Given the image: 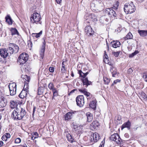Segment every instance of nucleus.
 I'll return each mask as SVG.
<instances>
[{"label": "nucleus", "mask_w": 147, "mask_h": 147, "mask_svg": "<svg viewBox=\"0 0 147 147\" xmlns=\"http://www.w3.org/2000/svg\"><path fill=\"white\" fill-rule=\"evenodd\" d=\"M10 31L11 32V34L12 35H19L18 31L16 28H11Z\"/></svg>", "instance_id": "nucleus-31"}, {"label": "nucleus", "mask_w": 147, "mask_h": 147, "mask_svg": "<svg viewBox=\"0 0 147 147\" xmlns=\"http://www.w3.org/2000/svg\"><path fill=\"white\" fill-rule=\"evenodd\" d=\"M45 49V48H44L43 47H42L40 53H44Z\"/></svg>", "instance_id": "nucleus-55"}, {"label": "nucleus", "mask_w": 147, "mask_h": 147, "mask_svg": "<svg viewBox=\"0 0 147 147\" xmlns=\"http://www.w3.org/2000/svg\"><path fill=\"white\" fill-rule=\"evenodd\" d=\"M73 128L76 131L79 130L80 128V126L76 123L73 124Z\"/></svg>", "instance_id": "nucleus-39"}, {"label": "nucleus", "mask_w": 147, "mask_h": 147, "mask_svg": "<svg viewBox=\"0 0 147 147\" xmlns=\"http://www.w3.org/2000/svg\"><path fill=\"white\" fill-rule=\"evenodd\" d=\"M110 71L112 73L113 77H115V75L117 74V70L113 66H111L110 67Z\"/></svg>", "instance_id": "nucleus-20"}, {"label": "nucleus", "mask_w": 147, "mask_h": 147, "mask_svg": "<svg viewBox=\"0 0 147 147\" xmlns=\"http://www.w3.org/2000/svg\"><path fill=\"white\" fill-rule=\"evenodd\" d=\"M28 55L27 54L23 53L21 54L19 56L17 60V62L22 65L21 67L25 69H28V67L26 66V62L28 60Z\"/></svg>", "instance_id": "nucleus-2"}, {"label": "nucleus", "mask_w": 147, "mask_h": 147, "mask_svg": "<svg viewBox=\"0 0 147 147\" xmlns=\"http://www.w3.org/2000/svg\"><path fill=\"white\" fill-rule=\"evenodd\" d=\"M49 70L50 72L53 73L54 71V68L53 67H50L49 68Z\"/></svg>", "instance_id": "nucleus-47"}, {"label": "nucleus", "mask_w": 147, "mask_h": 147, "mask_svg": "<svg viewBox=\"0 0 147 147\" xmlns=\"http://www.w3.org/2000/svg\"><path fill=\"white\" fill-rule=\"evenodd\" d=\"M91 127L94 129H96L99 126V122L96 121H94L90 125Z\"/></svg>", "instance_id": "nucleus-22"}, {"label": "nucleus", "mask_w": 147, "mask_h": 147, "mask_svg": "<svg viewBox=\"0 0 147 147\" xmlns=\"http://www.w3.org/2000/svg\"><path fill=\"white\" fill-rule=\"evenodd\" d=\"M1 98H0V108H3L6 106V103L5 102L4 97L1 96Z\"/></svg>", "instance_id": "nucleus-24"}, {"label": "nucleus", "mask_w": 147, "mask_h": 147, "mask_svg": "<svg viewBox=\"0 0 147 147\" xmlns=\"http://www.w3.org/2000/svg\"><path fill=\"white\" fill-rule=\"evenodd\" d=\"M86 115L87 118V122H91L93 119L92 114L90 112H88L86 113Z\"/></svg>", "instance_id": "nucleus-17"}, {"label": "nucleus", "mask_w": 147, "mask_h": 147, "mask_svg": "<svg viewBox=\"0 0 147 147\" xmlns=\"http://www.w3.org/2000/svg\"><path fill=\"white\" fill-rule=\"evenodd\" d=\"M133 36L130 32H129L126 36L124 38L125 40L132 39Z\"/></svg>", "instance_id": "nucleus-34"}, {"label": "nucleus", "mask_w": 147, "mask_h": 147, "mask_svg": "<svg viewBox=\"0 0 147 147\" xmlns=\"http://www.w3.org/2000/svg\"><path fill=\"white\" fill-rule=\"evenodd\" d=\"M105 143V139L102 140V141L101 142L100 146H99V147H104V144Z\"/></svg>", "instance_id": "nucleus-46"}, {"label": "nucleus", "mask_w": 147, "mask_h": 147, "mask_svg": "<svg viewBox=\"0 0 147 147\" xmlns=\"http://www.w3.org/2000/svg\"><path fill=\"white\" fill-rule=\"evenodd\" d=\"M76 112V111H71L66 113L63 116V118L65 120L68 121L70 120L72 118L73 115Z\"/></svg>", "instance_id": "nucleus-8"}, {"label": "nucleus", "mask_w": 147, "mask_h": 147, "mask_svg": "<svg viewBox=\"0 0 147 147\" xmlns=\"http://www.w3.org/2000/svg\"><path fill=\"white\" fill-rule=\"evenodd\" d=\"M44 53H40V57L42 59H43L44 56Z\"/></svg>", "instance_id": "nucleus-59"}, {"label": "nucleus", "mask_w": 147, "mask_h": 147, "mask_svg": "<svg viewBox=\"0 0 147 147\" xmlns=\"http://www.w3.org/2000/svg\"><path fill=\"white\" fill-rule=\"evenodd\" d=\"M9 46L12 47L13 50H14V53H16L19 50V47L16 44L10 43L9 44Z\"/></svg>", "instance_id": "nucleus-15"}, {"label": "nucleus", "mask_w": 147, "mask_h": 147, "mask_svg": "<svg viewBox=\"0 0 147 147\" xmlns=\"http://www.w3.org/2000/svg\"><path fill=\"white\" fill-rule=\"evenodd\" d=\"M85 32L88 36L92 35L94 33V31L90 26H86L85 28Z\"/></svg>", "instance_id": "nucleus-9"}, {"label": "nucleus", "mask_w": 147, "mask_h": 147, "mask_svg": "<svg viewBox=\"0 0 147 147\" xmlns=\"http://www.w3.org/2000/svg\"><path fill=\"white\" fill-rule=\"evenodd\" d=\"M42 31H41L38 33H33L31 35V36L34 38L35 37L36 38H37L39 37L42 34Z\"/></svg>", "instance_id": "nucleus-30"}, {"label": "nucleus", "mask_w": 147, "mask_h": 147, "mask_svg": "<svg viewBox=\"0 0 147 147\" xmlns=\"http://www.w3.org/2000/svg\"><path fill=\"white\" fill-rule=\"evenodd\" d=\"M3 144V142L2 141H0V147L2 146Z\"/></svg>", "instance_id": "nucleus-61"}, {"label": "nucleus", "mask_w": 147, "mask_h": 147, "mask_svg": "<svg viewBox=\"0 0 147 147\" xmlns=\"http://www.w3.org/2000/svg\"><path fill=\"white\" fill-rule=\"evenodd\" d=\"M36 109V108L35 107H34V108H33V113H32V115H34V112H35Z\"/></svg>", "instance_id": "nucleus-60"}, {"label": "nucleus", "mask_w": 147, "mask_h": 147, "mask_svg": "<svg viewBox=\"0 0 147 147\" xmlns=\"http://www.w3.org/2000/svg\"><path fill=\"white\" fill-rule=\"evenodd\" d=\"M120 80L117 79L116 80H115L114 81L113 83L112 84V86H113L114 84H116L118 82H120Z\"/></svg>", "instance_id": "nucleus-48"}, {"label": "nucleus", "mask_w": 147, "mask_h": 147, "mask_svg": "<svg viewBox=\"0 0 147 147\" xmlns=\"http://www.w3.org/2000/svg\"><path fill=\"white\" fill-rule=\"evenodd\" d=\"M103 79L105 84L107 85L110 82V79L106 77H104Z\"/></svg>", "instance_id": "nucleus-38"}, {"label": "nucleus", "mask_w": 147, "mask_h": 147, "mask_svg": "<svg viewBox=\"0 0 147 147\" xmlns=\"http://www.w3.org/2000/svg\"><path fill=\"white\" fill-rule=\"evenodd\" d=\"M32 135L34 136V138H36L38 137V134L37 132H33L32 134Z\"/></svg>", "instance_id": "nucleus-41"}, {"label": "nucleus", "mask_w": 147, "mask_h": 147, "mask_svg": "<svg viewBox=\"0 0 147 147\" xmlns=\"http://www.w3.org/2000/svg\"><path fill=\"white\" fill-rule=\"evenodd\" d=\"M4 135L6 136L7 138H9L10 137V135L9 133H6Z\"/></svg>", "instance_id": "nucleus-53"}, {"label": "nucleus", "mask_w": 147, "mask_h": 147, "mask_svg": "<svg viewBox=\"0 0 147 147\" xmlns=\"http://www.w3.org/2000/svg\"><path fill=\"white\" fill-rule=\"evenodd\" d=\"M119 5V2L118 1H116L115 4H114V7L115 10H116L117 9Z\"/></svg>", "instance_id": "nucleus-44"}, {"label": "nucleus", "mask_w": 147, "mask_h": 147, "mask_svg": "<svg viewBox=\"0 0 147 147\" xmlns=\"http://www.w3.org/2000/svg\"><path fill=\"white\" fill-rule=\"evenodd\" d=\"M96 100H92L91 102L89 104V106L90 107L93 109H95L96 108Z\"/></svg>", "instance_id": "nucleus-27"}, {"label": "nucleus", "mask_w": 147, "mask_h": 147, "mask_svg": "<svg viewBox=\"0 0 147 147\" xmlns=\"http://www.w3.org/2000/svg\"><path fill=\"white\" fill-rule=\"evenodd\" d=\"M10 94L11 96L15 95L16 93V84L15 82L10 83L8 86Z\"/></svg>", "instance_id": "nucleus-5"}, {"label": "nucleus", "mask_w": 147, "mask_h": 147, "mask_svg": "<svg viewBox=\"0 0 147 147\" xmlns=\"http://www.w3.org/2000/svg\"><path fill=\"white\" fill-rule=\"evenodd\" d=\"M65 67L62 66L61 69V72L62 73H64L65 72Z\"/></svg>", "instance_id": "nucleus-51"}, {"label": "nucleus", "mask_w": 147, "mask_h": 147, "mask_svg": "<svg viewBox=\"0 0 147 147\" xmlns=\"http://www.w3.org/2000/svg\"><path fill=\"white\" fill-rule=\"evenodd\" d=\"M42 93L43 92L41 91V88L40 87L38 88V94L40 95H42Z\"/></svg>", "instance_id": "nucleus-45"}, {"label": "nucleus", "mask_w": 147, "mask_h": 147, "mask_svg": "<svg viewBox=\"0 0 147 147\" xmlns=\"http://www.w3.org/2000/svg\"><path fill=\"white\" fill-rule=\"evenodd\" d=\"M134 56H135V55L133 53H131V54H129V57H132Z\"/></svg>", "instance_id": "nucleus-57"}, {"label": "nucleus", "mask_w": 147, "mask_h": 147, "mask_svg": "<svg viewBox=\"0 0 147 147\" xmlns=\"http://www.w3.org/2000/svg\"><path fill=\"white\" fill-rule=\"evenodd\" d=\"M78 73L80 75V76L82 77L83 78H86V76L88 74L89 72H86L85 73L82 72V71L80 70L78 71Z\"/></svg>", "instance_id": "nucleus-33"}, {"label": "nucleus", "mask_w": 147, "mask_h": 147, "mask_svg": "<svg viewBox=\"0 0 147 147\" xmlns=\"http://www.w3.org/2000/svg\"><path fill=\"white\" fill-rule=\"evenodd\" d=\"M77 105L80 107H82L84 104V98L83 95H79L76 98Z\"/></svg>", "instance_id": "nucleus-6"}, {"label": "nucleus", "mask_w": 147, "mask_h": 147, "mask_svg": "<svg viewBox=\"0 0 147 147\" xmlns=\"http://www.w3.org/2000/svg\"><path fill=\"white\" fill-rule=\"evenodd\" d=\"M13 50H13V49L12 47L9 46V47L7 48V49H6V51H7V53H8V55H11V54H12L13 53H14Z\"/></svg>", "instance_id": "nucleus-32"}, {"label": "nucleus", "mask_w": 147, "mask_h": 147, "mask_svg": "<svg viewBox=\"0 0 147 147\" xmlns=\"http://www.w3.org/2000/svg\"><path fill=\"white\" fill-rule=\"evenodd\" d=\"M24 81L25 82V84L24 86V88H28V85L30 80V77L27 75L24 76V78L23 79Z\"/></svg>", "instance_id": "nucleus-16"}, {"label": "nucleus", "mask_w": 147, "mask_h": 147, "mask_svg": "<svg viewBox=\"0 0 147 147\" xmlns=\"http://www.w3.org/2000/svg\"><path fill=\"white\" fill-rule=\"evenodd\" d=\"M103 61L105 63H107L109 61V58L107 59H103Z\"/></svg>", "instance_id": "nucleus-54"}, {"label": "nucleus", "mask_w": 147, "mask_h": 147, "mask_svg": "<svg viewBox=\"0 0 147 147\" xmlns=\"http://www.w3.org/2000/svg\"><path fill=\"white\" fill-rule=\"evenodd\" d=\"M136 10V7L133 3L131 2L125 4L124 10L126 14H131L134 12Z\"/></svg>", "instance_id": "nucleus-3"}, {"label": "nucleus", "mask_w": 147, "mask_h": 147, "mask_svg": "<svg viewBox=\"0 0 147 147\" xmlns=\"http://www.w3.org/2000/svg\"><path fill=\"white\" fill-rule=\"evenodd\" d=\"M26 88H24L23 89L19 94V97L21 98H23L25 97L27 95V92L26 90Z\"/></svg>", "instance_id": "nucleus-18"}, {"label": "nucleus", "mask_w": 147, "mask_h": 147, "mask_svg": "<svg viewBox=\"0 0 147 147\" xmlns=\"http://www.w3.org/2000/svg\"><path fill=\"white\" fill-rule=\"evenodd\" d=\"M40 16L38 13L36 12L34 13L31 15L30 17L31 22L33 23L41 24V22L40 21Z\"/></svg>", "instance_id": "nucleus-4"}, {"label": "nucleus", "mask_w": 147, "mask_h": 147, "mask_svg": "<svg viewBox=\"0 0 147 147\" xmlns=\"http://www.w3.org/2000/svg\"><path fill=\"white\" fill-rule=\"evenodd\" d=\"M120 45V42L118 40H113L110 43V46L114 48H117V47H119Z\"/></svg>", "instance_id": "nucleus-14"}, {"label": "nucleus", "mask_w": 147, "mask_h": 147, "mask_svg": "<svg viewBox=\"0 0 147 147\" xmlns=\"http://www.w3.org/2000/svg\"><path fill=\"white\" fill-rule=\"evenodd\" d=\"M48 86L50 90H52V91L56 89V88L54 87V86L53 84L51 82H50Z\"/></svg>", "instance_id": "nucleus-36"}, {"label": "nucleus", "mask_w": 147, "mask_h": 147, "mask_svg": "<svg viewBox=\"0 0 147 147\" xmlns=\"http://www.w3.org/2000/svg\"><path fill=\"white\" fill-rule=\"evenodd\" d=\"M6 51V49H0V55L4 58H6L9 56Z\"/></svg>", "instance_id": "nucleus-13"}, {"label": "nucleus", "mask_w": 147, "mask_h": 147, "mask_svg": "<svg viewBox=\"0 0 147 147\" xmlns=\"http://www.w3.org/2000/svg\"><path fill=\"white\" fill-rule=\"evenodd\" d=\"M83 85L87 88L89 85H92V82L88 80L87 78H83L82 80Z\"/></svg>", "instance_id": "nucleus-12"}, {"label": "nucleus", "mask_w": 147, "mask_h": 147, "mask_svg": "<svg viewBox=\"0 0 147 147\" xmlns=\"http://www.w3.org/2000/svg\"><path fill=\"white\" fill-rule=\"evenodd\" d=\"M43 40L44 41L43 42H42L43 45L42 47H43L44 48H45L46 44L45 39V38H43Z\"/></svg>", "instance_id": "nucleus-52"}, {"label": "nucleus", "mask_w": 147, "mask_h": 147, "mask_svg": "<svg viewBox=\"0 0 147 147\" xmlns=\"http://www.w3.org/2000/svg\"><path fill=\"white\" fill-rule=\"evenodd\" d=\"M90 20L94 22L97 21V17L94 13H91L89 16Z\"/></svg>", "instance_id": "nucleus-26"}, {"label": "nucleus", "mask_w": 147, "mask_h": 147, "mask_svg": "<svg viewBox=\"0 0 147 147\" xmlns=\"http://www.w3.org/2000/svg\"><path fill=\"white\" fill-rule=\"evenodd\" d=\"M143 78L146 82H147V74H143Z\"/></svg>", "instance_id": "nucleus-50"}, {"label": "nucleus", "mask_w": 147, "mask_h": 147, "mask_svg": "<svg viewBox=\"0 0 147 147\" xmlns=\"http://www.w3.org/2000/svg\"><path fill=\"white\" fill-rule=\"evenodd\" d=\"M6 22L9 25H12L13 21L9 15H7L5 17Z\"/></svg>", "instance_id": "nucleus-25"}, {"label": "nucleus", "mask_w": 147, "mask_h": 147, "mask_svg": "<svg viewBox=\"0 0 147 147\" xmlns=\"http://www.w3.org/2000/svg\"><path fill=\"white\" fill-rule=\"evenodd\" d=\"M53 92V97L55 96H58V91L56 89V88L53 90L52 91Z\"/></svg>", "instance_id": "nucleus-37"}, {"label": "nucleus", "mask_w": 147, "mask_h": 147, "mask_svg": "<svg viewBox=\"0 0 147 147\" xmlns=\"http://www.w3.org/2000/svg\"><path fill=\"white\" fill-rule=\"evenodd\" d=\"M57 3H60L61 1V0H56Z\"/></svg>", "instance_id": "nucleus-64"}, {"label": "nucleus", "mask_w": 147, "mask_h": 147, "mask_svg": "<svg viewBox=\"0 0 147 147\" xmlns=\"http://www.w3.org/2000/svg\"><path fill=\"white\" fill-rule=\"evenodd\" d=\"M99 136L98 134L96 132L93 134V138L94 142H96L99 139Z\"/></svg>", "instance_id": "nucleus-29"}, {"label": "nucleus", "mask_w": 147, "mask_h": 147, "mask_svg": "<svg viewBox=\"0 0 147 147\" xmlns=\"http://www.w3.org/2000/svg\"><path fill=\"white\" fill-rule=\"evenodd\" d=\"M140 98L141 99L143 100H147V98L146 96V95L144 92H142L141 93V94L140 95Z\"/></svg>", "instance_id": "nucleus-35"}, {"label": "nucleus", "mask_w": 147, "mask_h": 147, "mask_svg": "<svg viewBox=\"0 0 147 147\" xmlns=\"http://www.w3.org/2000/svg\"><path fill=\"white\" fill-rule=\"evenodd\" d=\"M79 91L83 93L85 96L87 97V99L88 100H90V98L92 97V95L90 92H87L86 91V89L85 88L84 89H79Z\"/></svg>", "instance_id": "nucleus-10"}, {"label": "nucleus", "mask_w": 147, "mask_h": 147, "mask_svg": "<svg viewBox=\"0 0 147 147\" xmlns=\"http://www.w3.org/2000/svg\"><path fill=\"white\" fill-rule=\"evenodd\" d=\"M1 139L3 141H6L7 140V138L5 135H3Z\"/></svg>", "instance_id": "nucleus-49"}, {"label": "nucleus", "mask_w": 147, "mask_h": 147, "mask_svg": "<svg viewBox=\"0 0 147 147\" xmlns=\"http://www.w3.org/2000/svg\"><path fill=\"white\" fill-rule=\"evenodd\" d=\"M107 63L109 65H111V66H113V64L111 62H109V61Z\"/></svg>", "instance_id": "nucleus-63"}, {"label": "nucleus", "mask_w": 147, "mask_h": 147, "mask_svg": "<svg viewBox=\"0 0 147 147\" xmlns=\"http://www.w3.org/2000/svg\"><path fill=\"white\" fill-rule=\"evenodd\" d=\"M18 102H17L16 101L12 100L10 102V107L11 108L13 109L16 108H18L17 107V106L18 105Z\"/></svg>", "instance_id": "nucleus-23"}, {"label": "nucleus", "mask_w": 147, "mask_h": 147, "mask_svg": "<svg viewBox=\"0 0 147 147\" xmlns=\"http://www.w3.org/2000/svg\"><path fill=\"white\" fill-rule=\"evenodd\" d=\"M76 90V89H74L73 90H72L70 93L69 94V95H71V94L73 93Z\"/></svg>", "instance_id": "nucleus-56"}, {"label": "nucleus", "mask_w": 147, "mask_h": 147, "mask_svg": "<svg viewBox=\"0 0 147 147\" xmlns=\"http://www.w3.org/2000/svg\"><path fill=\"white\" fill-rule=\"evenodd\" d=\"M120 53V51H118L117 52H112V53L115 57H117L119 55Z\"/></svg>", "instance_id": "nucleus-43"}, {"label": "nucleus", "mask_w": 147, "mask_h": 147, "mask_svg": "<svg viewBox=\"0 0 147 147\" xmlns=\"http://www.w3.org/2000/svg\"><path fill=\"white\" fill-rule=\"evenodd\" d=\"M131 125V123L129 121H128L127 122L125 123L121 126V129L122 130L125 128H127L128 129H129L130 128Z\"/></svg>", "instance_id": "nucleus-19"}, {"label": "nucleus", "mask_w": 147, "mask_h": 147, "mask_svg": "<svg viewBox=\"0 0 147 147\" xmlns=\"http://www.w3.org/2000/svg\"><path fill=\"white\" fill-rule=\"evenodd\" d=\"M67 138L69 141L70 142H73L74 139L72 138L70 134H68L67 135Z\"/></svg>", "instance_id": "nucleus-40"}, {"label": "nucleus", "mask_w": 147, "mask_h": 147, "mask_svg": "<svg viewBox=\"0 0 147 147\" xmlns=\"http://www.w3.org/2000/svg\"><path fill=\"white\" fill-rule=\"evenodd\" d=\"M138 32L142 37H144L147 36V30H139Z\"/></svg>", "instance_id": "nucleus-21"}, {"label": "nucleus", "mask_w": 147, "mask_h": 147, "mask_svg": "<svg viewBox=\"0 0 147 147\" xmlns=\"http://www.w3.org/2000/svg\"><path fill=\"white\" fill-rule=\"evenodd\" d=\"M96 5L97 8L99 9L102 10L103 9V4L101 1H98Z\"/></svg>", "instance_id": "nucleus-28"}, {"label": "nucleus", "mask_w": 147, "mask_h": 147, "mask_svg": "<svg viewBox=\"0 0 147 147\" xmlns=\"http://www.w3.org/2000/svg\"><path fill=\"white\" fill-rule=\"evenodd\" d=\"M26 113L24 109L20 107L16 108L12 112L11 118L14 120H21L26 115Z\"/></svg>", "instance_id": "nucleus-1"}, {"label": "nucleus", "mask_w": 147, "mask_h": 147, "mask_svg": "<svg viewBox=\"0 0 147 147\" xmlns=\"http://www.w3.org/2000/svg\"><path fill=\"white\" fill-rule=\"evenodd\" d=\"M105 13L109 15H111V16L114 17H116V14L115 12L112 9V8H107L105 11Z\"/></svg>", "instance_id": "nucleus-11"}, {"label": "nucleus", "mask_w": 147, "mask_h": 147, "mask_svg": "<svg viewBox=\"0 0 147 147\" xmlns=\"http://www.w3.org/2000/svg\"><path fill=\"white\" fill-rule=\"evenodd\" d=\"M139 53L138 51H135L133 53L135 55Z\"/></svg>", "instance_id": "nucleus-62"}, {"label": "nucleus", "mask_w": 147, "mask_h": 147, "mask_svg": "<svg viewBox=\"0 0 147 147\" xmlns=\"http://www.w3.org/2000/svg\"><path fill=\"white\" fill-rule=\"evenodd\" d=\"M133 70L131 68H129L128 69L127 72L128 73H131L132 72Z\"/></svg>", "instance_id": "nucleus-58"}, {"label": "nucleus", "mask_w": 147, "mask_h": 147, "mask_svg": "<svg viewBox=\"0 0 147 147\" xmlns=\"http://www.w3.org/2000/svg\"><path fill=\"white\" fill-rule=\"evenodd\" d=\"M21 139L18 138L16 139L15 141V143L16 144H19L21 142Z\"/></svg>", "instance_id": "nucleus-42"}, {"label": "nucleus", "mask_w": 147, "mask_h": 147, "mask_svg": "<svg viewBox=\"0 0 147 147\" xmlns=\"http://www.w3.org/2000/svg\"><path fill=\"white\" fill-rule=\"evenodd\" d=\"M110 139L111 140L116 142L118 144H121L122 142V140L118 134H114L111 135Z\"/></svg>", "instance_id": "nucleus-7"}]
</instances>
